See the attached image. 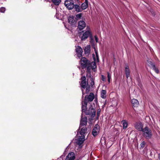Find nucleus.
Segmentation results:
<instances>
[{"label":"nucleus","instance_id":"f257e3e1","mask_svg":"<svg viewBox=\"0 0 160 160\" xmlns=\"http://www.w3.org/2000/svg\"><path fill=\"white\" fill-rule=\"evenodd\" d=\"M87 130V128L85 127H82L80 132V134L81 136H79L78 138L75 139V143L77 145H78L80 148L82 147V144L85 140L84 134L86 132Z\"/></svg>","mask_w":160,"mask_h":160},{"label":"nucleus","instance_id":"f03ea898","mask_svg":"<svg viewBox=\"0 0 160 160\" xmlns=\"http://www.w3.org/2000/svg\"><path fill=\"white\" fill-rule=\"evenodd\" d=\"M142 135L146 139L151 138L152 136L151 130L148 127L144 128L142 130Z\"/></svg>","mask_w":160,"mask_h":160},{"label":"nucleus","instance_id":"7ed1b4c3","mask_svg":"<svg viewBox=\"0 0 160 160\" xmlns=\"http://www.w3.org/2000/svg\"><path fill=\"white\" fill-rule=\"evenodd\" d=\"M80 64L82 67V68H85L86 67H88L87 69L88 72L89 71V66L90 65V63L89 61L87 60L86 58L84 57H82L81 59Z\"/></svg>","mask_w":160,"mask_h":160},{"label":"nucleus","instance_id":"20e7f679","mask_svg":"<svg viewBox=\"0 0 160 160\" xmlns=\"http://www.w3.org/2000/svg\"><path fill=\"white\" fill-rule=\"evenodd\" d=\"M91 36V32L90 31V28L89 27L87 26L86 31L83 33L82 36L81 37V40L82 41L85 40L89 36Z\"/></svg>","mask_w":160,"mask_h":160},{"label":"nucleus","instance_id":"39448f33","mask_svg":"<svg viewBox=\"0 0 160 160\" xmlns=\"http://www.w3.org/2000/svg\"><path fill=\"white\" fill-rule=\"evenodd\" d=\"M64 4L69 10L73 8L74 7L73 1L72 0H66L64 2Z\"/></svg>","mask_w":160,"mask_h":160},{"label":"nucleus","instance_id":"423d86ee","mask_svg":"<svg viewBox=\"0 0 160 160\" xmlns=\"http://www.w3.org/2000/svg\"><path fill=\"white\" fill-rule=\"evenodd\" d=\"M86 115H88L93 117L95 115V109L92 106H91L85 112Z\"/></svg>","mask_w":160,"mask_h":160},{"label":"nucleus","instance_id":"0eeeda50","mask_svg":"<svg viewBox=\"0 0 160 160\" xmlns=\"http://www.w3.org/2000/svg\"><path fill=\"white\" fill-rule=\"evenodd\" d=\"M94 95L93 93H90L89 95H87L85 97L84 101L88 102H91L94 99Z\"/></svg>","mask_w":160,"mask_h":160},{"label":"nucleus","instance_id":"6e6552de","mask_svg":"<svg viewBox=\"0 0 160 160\" xmlns=\"http://www.w3.org/2000/svg\"><path fill=\"white\" fill-rule=\"evenodd\" d=\"M99 131V126L98 125H96L94 127L92 132V134L94 136H97Z\"/></svg>","mask_w":160,"mask_h":160},{"label":"nucleus","instance_id":"1a4fd4ad","mask_svg":"<svg viewBox=\"0 0 160 160\" xmlns=\"http://www.w3.org/2000/svg\"><path fill=\"white\" fill-rule=\"evenodd\" d=\"M68 23L71 25H74L76 23V18L72 16H70L68 18Z\"/></svg>","mask_w":160,"mask_h":160},{"label":"nucleus","instance_id":"9d476101","mask_svg":"<svg viewBox=\"0 0 160 160\" xmlns=\"http://www.w3.org/2000/svg\"><path fill=\"white\" fill-rule=\"evenodd\" d=\"M76 51L78 57L80 58L82 56V50L80 47L78 46L76 47Z\"/></svg>","mask_w":160,"mask_h":160},{"label":"nucleus","instance_id":"9b49d317","mask_svg":"<svg viewBox=\"0 0 160 160\" xmlns=\"http://www.w3.org/2000/svg\"><path fill=\"white\" fill-rule=\"evenodd\" d=\"M87 118L86 117H84L83 118L82 116L81 118L80 127H81L84 126H86L87 125Z\"/></svg>","mask_w":160,"mask_h":160},{"label":"nucleus","instance_id":"f8f14e48","mask_svg":"<svg viewBox=\"0 0 160 160\" xmlns=\"http://www.w3.org/2000/svg\"><path fill=\"white\" fill-rule=\"evenodd\" d=\"M75 158V154L73 152L69 153L66 156V160H74Z\"/></svg>","mask_w":160,"mask_h":160},{"label":"nucleus","instance_id":"ddd939ff","mask_svg":"<svg viewBox=\"0 0 160 160\" xmlns=\"http://www.w3.org/2000/svg\"><path fill=\"white\" fill-rule=\"evenodd\" d=\"M135 128L139 131L143 130V125L141 122H137L135 124Z\"/></svg>","mask_w":160,"mask_h":160},{"label":"nucleus","instance_id":"4468645a","mask_svg":"<svg viewBox=\"0 0 160 160\" xmlns=\"http://www.w3.org/2000/svg\"><path fill=\"white\" fill-rule=\"evenodd\" d=\"M86 26V24L83 20L80 21L78 23V28L80 30L83 29Z\"/></svg>","mask_w":160,"mask_h":160},{"label":"nucleus","instance_id":"2eb2a0df","mask_svg":"<svg viewBox=\"0 0 160 160\" xmlns=\"http://www.w3.org/2000/svg\"><path fill=\"white\" fill-rule=\"evenodd\" d=\"M86 79L85 76L82 77L81 78V82L80 84L81 87L83 89H85L86 87Z\"/></svg>","mask_w":160,"mask_h":160},{"label":"nucleus","instance_id":"dca6fc26","mask_svg":"<svg viewBox=\"0 0 160 160\" xmlns=\"http://www.w3.org/2000/svg\"><path fill=\"white\" fill-rule=\"evenodd\" d=\"M125 72L127 78L128 79L130 76V70L129 66L127 65H125Z\"/></svg>","mask_w":160,"mask_h":160},{"label":"nucleus","instance_id":"f3484780","mask_svg":"<svg viewBox=\"0 0 160 160\" xmlns=\"http://www.w3.org/2000/svg\"><path fill=\"white\" fill-rule=\"evenodd\" d=\"M87 102L84 101L83 102H82V112H85L86 110L87 109Z\"/></svg>","mask_w":160,"mask_h":160},{"label":"nucleus","instance_id":"a211bd4d","mask_svg":"<svg viewBox=\"0 0 160 160\" xmlns=\"http://www.w3.org/2000/svg\"><path fill=\"white\" fill-rule=\"evenodd\" d=\"M88 0H85V2L82 3L81 5V8L82 10H84L86 9L88 6Z\"/></svg>","mask_w":160,"mask_h":160},{"label":"nucleus","instance_id":"6ab92c4d","mask_svg":"<svg viewBox=\"0 0 160 160\" xmlns=\"http://www.w3.org/2000/svg\"><path fill=\"white\" fill-rule=\"evenodd\" d=\"M134 107H137L138 105L139 102L138 100L135 99H133L131 101Z\"/></svg>","mask_w":160,"mask_h":160},{"label":"nucleus","instance_id":"aec40b11","mask_svg":"<svg viewBox=\"0 0 160 160\" xmlns=\"http://www.w3.org/2000/svg\"><path fill=\"white\" fill-rule=\"evenodd\" d=\"M121 123L123 126V128L124 129H126L128 127V123L127 122L126 120H123L121 121Z\"/></svg>","mask_w":160,"mask_h":160},{"label":"nucleus","instance_id":"412c9836","mask_svg":"<svg viewBox=\"0 0 160 160\" xmlns=\"http://www.w3.org/2000/svg\"><path fill=\"white\" fill-rule=\"evenodd\" d=\"M90 47L89 45H88L85 47L84 49V52L85 54H88L90 52Z\"/></svg>","mask_w":160,"mask_h":160},{"label":"nucleus","instance_id":"4be33fe9","mask_svg":"<svg viewBox=\"0 0 160 160\" xmlns=\"http://www.w3.org/2000/svg\"><path fill=\"white\" fill-rule=\"evenodd\" d=\"M74 8L75 10L78 12H81L82 11V8H81L78 5H74Z\"/></svg>","mask_w":160,"mask_h":160},{"label":"nucleus","instance_id":"5701e85b","mask_svg":"<svg viewBox=\"0 0 160 160\" xmlns=\"http://www.w3.org/2000/svg\"><path fill=\"white\" fill-rule=\"evenodd\" d=\"M106 90H102L101 92V96L102 98H106Z\"/></svg>","mask_w":160,"mask_h":160},{"label":"nucleus","instance_id":"b1692460","mask_svg":"<svg viewBox=\"0 0 160 160\" xmlns=\"http://www.w3.org/2000/svg\"><path fill=\"white\" fill-rule=\"evenodd\" d=\"M147 62L148 64L151 68H153V66H155L154 64L151 61H150L149 60H148Z\"/></svg>","mask_w":160,"mask_h":160},{"label":"nucleus","instance_id":"393cba45","mask_svg":"<svg viewBox=\"0 0 160 160\" xmlns=\"http://www.w3.org/2000/svg\"><path fill=\"white\" fill-rule=\"evenodd\" d=\"M90 65L91 68L92 70H94L95 69L96 67V66L95 62H92L91 63Z\"/></svg>","mask_w":160,"mask_h":160},{"label":"nucleus","instance_id":"a878e982","mask_svg":"<svg viewBox=\"0 0 160 160\" xmlns=\"http://www.w3.org/2000/svg\"><path fill=\"white\" fill-rule=\"evenodd\" d=\"M53 3L56 5H58L61 2V0H52Z\"/></svg>","mask_w":160,"mask_h":160},{"label":"nucleus","instance_id":"bb28decb","mask_svg":"<svg viewBox=\"0 0 160 160\" xmlns=\"http://www.w3.org/2000/svg\"><path fill=\"white\" fill-rule=\"evenodd\" d=\"M152 69L157 73H159V70L158 68L155 67V66H153V68Z\"/></svg>","mask_w":160,"mask_h":160},{"label":"nucleus","instance_id":"cd10ccee","mask_svg":"<svg viewBox=\"0 0 160 160\" xmlns=\"http://www.w3.org/2000/svg\"><path fill=\"white\" fill-rule=\"evenodd\" d=\"M82 16V14L80 13L79 14H77L76 16V18L78 19H79Z\"/></svg>","mask_w":160,"mask_h":160},{"label":"nucleus","instance_id":"c85d7f7f","mask_svg":"<svg viewBox=\"0 0 160 160\" xmlns=\"http://www.w3.org/2000/svg\"><path fill=\"white\" fill-rule=\"evenodd\" d=\"M94 50L95 51V53L96 55V56L97 59V61L98 62L99 58H98V52L96 51V49L95 48H94Z\"/></svg>","mask_w":160,"mask_h":160},{"label":"nucleus","instance_id":"c756f323","mask_svg":"<svg viewBox=\"0 0 160 160\" xmlns=\"http://www.w3.org/2000/svg\"><path fill=\"white\" fill-rule=\"evenodd\" d=\"M5 11V8L4 7H2L0 9V11L1 12H4Z\"/></svg>","mask_w":160,"mask_h":160},{"label":"nucleus","instance_id":"7c9ffc66","mask_svg":"<svg viewBox=\"0 0 160 160\" xmlns=\"http://www.w3.org/2000/svg\"><path fill=\"white\" fill-rule=\"evenodd\" d=\"M145 142L143 141L141 142V143L140 144V146H141V147L142 148H143L145 146Z\"/></svg>","mask_w":160,"mask_h":160},{"label":"nucleus","instance_id":"2f4dec72","mask_svg":"<svg viewBox=\"0 0 160 160\" xmlns=\"http://www.w3.org/2000/svg\"><path fill=\"white\" fill-rule=\"evenodd\" d=\"M107 77L108 79H111V74L109 72H107Z\"/></svg>","mask_w":160,"mask_h":160},{"label":"nucleus","instance_id":"473e14b6","mask_svg":"<svg viewBox=\"0 0 160 160\" xmlns=\"http://www.w3.org/2000/svg\"><path fill=\"white\" fill-rule=\"evenodd\" d=\"M90 79L91 81V85L92 86L94 84V82L92 78L91 77H90Z\"/></svg>","mask_w":160,"mask_h":160},{"label":"nucleus","instance_id":"72a5a7b5","mask_svg":"<svg viewBox=\"0 0 160 160\" xmlns=\"http://www.w3.org/2000/svg\"><path fill=\"white\" fill-rule=\"evenodd\" d=\"M90 42L92 44H93L94 43V40H93V39L92 38V37H91V36L90 37Z\"/></svg>","mask_w":160,"mask_h":160},{"label":"nucleus","instance_id":"f704fd0d","mask_svg":"<svg viewBox=\"0 0 160 160\" xmlns=\"http://www.w3.org/2000/svg\"><path fill=\"white\" fill-rule=\"evenodd\" d=\"M101 111V110L100 109H98L97 110V116L98 117H99L100 113Z\"/></svg>","mask_w":160,"mask_h":160},{"label":"nucleus","instance_id":"c9c22d12","mask_svg":"<svg viewBox=\"0 0 160 160\" xmlns=\"http://www.w3.org/2000/svg\"><path fill=\"white\" fill-rule=\"evenodd\" d=\"M101 77H102V81H104L105 79L104 76L103 75H102Z\"/></svg>","mask_w":160,"mask_h":160},{"label":"nucleus","instance_id":"e433bc0d","mask_svg":"<svg viewBox=\"0 0 160 160\" xmlns=\"http://www.w3.org/2000/svg\"><path fill=\"white\" fill-rule=\"evenodd\" d=\"M94 38H95V40L96 41V42H98V38L96 36H94Z\"/></svg>","mask_w":160,"mask_h":160},{"label":"nucleus","instance_id":"4c0bfd02","mask_svg":"<svg viewBox=\"0 0 160 160\" xmlns=\"http://www.w3.org/2000/svg\"><path fill=\"white\" fill-rule=\"evenodd\" d=\"M89 88H86V92L87 93L89 91Z\"/></svg>","mask_w":160,"mask_h":160},{"label":"nucleus","instance_id":"58836bf2","mask_svg":"<svg viewBox=\"0 0 160 160\" xmlns=\"http://www.w3.org/2000/svg\"><path fill=\"white\" fill-rule=\"evenodd\" d=\"M110 79H108V82L109 83H110Z\"/></svg>","mask_w":160,"mask_h":160},{"label":"nucleus","instance_id":"ea45409f","mask_svg":"<svg viewBox=\"0 0 160 160\" xmlns=\"http://www.w3.org/2000/svg\"><path fill=\"white\" fill-rule=\"evenodd\" d=\"M82 93L83 94V93H84V91H83V89H82Z\"/></svg>","mask_w":160,"mask_h":160},{"label":"nucleus","instance_id":"a19ab883","mask_svg":"<svg viewBox=\"0 0 160 160\" xmlns=\"http://www.w3.org/2000/svg\"><path fill=\"white\" fill-rule=\"evenodd\" d=\"M158 157L159 159H160V153L158 154Z\"/></svg>","mask_w":160,"mask_h":160},{"label":"nucleus","instance_id":"79ce46f5","mask_svg":"<svg viewBox=\"0 0 160 160\" xmlns=\"http://www.w3.org/2000/svg\"><path fill=\"white\" fill-rule=\"evenodd\" d=\"M95 56H94V54H93V59H95V57H94Z\"/></svg>","mask_w":160,"mask_h":160}]
</instances>
